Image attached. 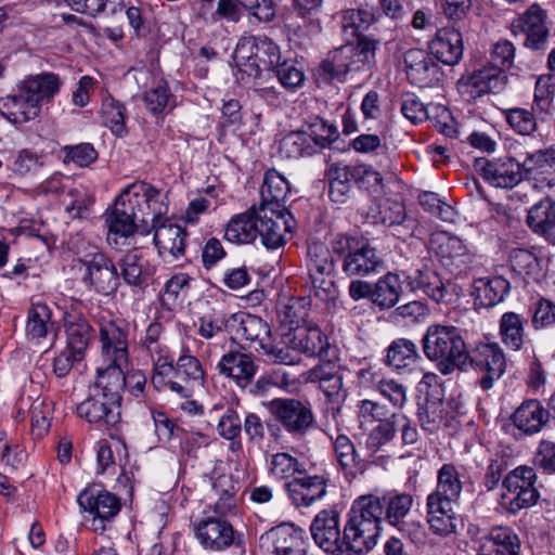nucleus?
<instances>
[{"instance_id":"c9c22d12","label":"nucleus","mask_w":555,"mask_h":555,"mask_svg":"<svg viewBox=\"0 0 555 555\" xmlns=\"http://www.w3.org/2000/svg\"><path fill=\"white\" fill-rule=\"evenodd\" d=\"M477 555H520V541L509 527H494L478 548Z\"/></svg>"},{"instance_id":"c03bdc74","label":"nucleus","mask_w":555,"mask_h":555,"mask_svg":"<svg viewBox=\"0 0 555 555\" xmlns=\"http://www.w3.org/2000/svg\"><path fill=\"white\" fill-rule=\"evenodd\" d=\"M528 319L516 312H505L500 319L499 330L502 343L512 350H520L525 345V325Z\"/></svg>"},{"instance_id":"412c9836","label":"nucleus","mask_w":555,"mask_h":555,"mask_svg":"<svg viewBox=\"0 0 555 555\" xmlns=\"http://www.w3.org/2000/svg\"><path fill=\"white\" fill-rule=\"evenodd\" d=\"M475 169L487 183L494 188L513 189L522 180L518 165L502 157L492 160L477 159Z\"/></svg>"},{"instance_id":"473e14b6","label":"nucleus","mask_w":555,"mask_h":555,"mask_svg":"<svg viewBox=\"0 0 555 555\" xmlns=\"http://www.w3.org/2000/svg\"><path fill=\"white\" fill-rule=\"evenodd\" d=\"M308 270L312 286L315 289L328 291L332 281L326 279L333 271V259L330 249L322 243H312L308 247Z\"/></svg>"},{"instance_id":"f704fd0d","label":"nucleus","mask_w":555,"mask_h":555,"mask_svg":"<svg viewBox=\"0 0 555 555\" xmlns=\"http://www.w3.org/2000/svg\"><path fill=\"white\" fill-rule=\"evenodd\" d=\"M233 320L238 322L236 335L241 340L248 343V346L255 350H270L268 347L270 328L261 318L242 313L233 315Z\"/></svg>"},{"instance_id":"2f4dec72","label":"nucleus","mask_w":555,"mask_h":555,"mask_svg":"<svg viewBox=\"0 0 555 555\" xmlns=\"http://www.w3.org/2000/svg\"><path fill=\"white\" fill-rule=\"evenodd\" d=\"M39 105L15 87V92L0 98V114L12 124L22 125L40 114Z\"/></svg>"},{"instance_id":"bf43d9fd","label":"nucleus","mask_w":555,"mask_h":555,"mask_svg":"<svg viewBox=\"0 0 555 555\" xmlns=\"http://www.w3.org/2000/svg\"><path fill=\"white\" fill-rule=\"evenodd\" d=\"M270 473L278 479L295 478L305 473V465L289 453L280 452L272 455Z\"/></svg>"},{"instance_id":"ddd939ff","label":"nucleus","mask_w":555,"mask_h":555,"mask_svg":"<svg viewBox=\"0 0 555 555\" xmlns=\"http://www.w3.org/2000/svg\"><path fill=\"white\" fill-rule=\"evenodd\" d=\"M267 555H306L302 531L289 524L276 526L259 538Z\"/></svg>"},{"instance_id":"8fccbe9b","label":"nucleus","mask_w":555,"mask_h":555,"mask_svg":"<svg viewBox=\"0 0 555 555\" xmlns=\"http://www.w3.org/2000/svg\"><path fill=\"white\" fill-rule=\"evenodd\" d=\"M235 67L248 76H257L259 73L257 37H242L233 52Z\"/></svg>"},{"instance_id":"f3484780","label":"nucleus","mask_w":555,"mask_h":555,"mask_svg":"<svg viewBox=\"0 0 555 555\" xmlns=\"http://www.w3.org/2000/svg\"><path fill=\"white\" fill-rule=\"evenodd\" d=\"M271 412L292 435H305L314 422L311 408L297 399H275Z\"/></svg>"},{"instance_id":"338daca9","label":"nucleus","mask_w":555,"mask_h":555,"mask_svg":"<svg viewBox=\"0 0 555 555\" xmlns=\"http://www.w3.org/2000/svg\"><path fill=\"white\" fill-rule=\"evenodd\" d=\"M413 505V498L408 493H395L389 496L386 519L395 527L405 526L402 519L408 515Z\"/></svg>"},{"instance_id":"c85d7f7f","label":"nucleus","mask_w":555,"mask_h":555,"mask_svg":"<svg viewBox=\"0 0 555 555\" xmlns=\"http://www.w3.org/2000/svg\"><path fill=\"white\" fill-rule=\"evenodd\" d=\"M451 504L446 501L427 498L426 519L433 533L448 537L456 532L461 519L452 509Z\"/></svg>"},{"instance_id":"b1692460","label":"nucleus","mask_w":555,"mask_h":555,"mask_svg":"<svg viewBox=\"0 0 555 555\" xmlns=\"http://www.w3.org/2000/svg\"><path fill=\"white\" fill-rule=\"evenodd\" d=\"M308 380L318 382L320 389L337 412L347 398L343 374L331 362L320 364L308 372Z\"/></svg>"},{"instance_id":"ea45409f","label":"nucleus","mask_w":555,"mask_h":555,"mask_svg":"<svg viewBox=\"0 0 555 555\" xmlns=\"http://www.w3.org/2000/svg\"><path fill=\"white\" fill-rule=\"evenodd\" d=\"M509 283L502 276L479 279L474 284V304L478 308H491L504 300Z\"/></svg>"},{"instance_id":"cd10ccee","label":"nucleus","mask_w":555,"mask_h":555,"mask_svg":"<svg viewBox=\"0 0 555 555\" xmlns=\"http://www.w3.org/2000/svg\"><path fill=\"white\" fill-rule=\"evenodd\" d=\"M163 327L160 323H151L146 331L144 338L142 339V346L150 353L154 364V375L152 382L157 385L163 375L169 374L172 370V359L168 354L166 346L159 341Z\"/></svg>"},{"instance_id":"4468645a","label":"nucleus","mask_w":555,"mask_h":555,"mask_svg":"<svg viewBox=\"0 0 555 555\" xmlns=\"http://www.w3.org/2000/svg\"><path fill=\"white\" fill-rule=\"evenodd\" d=\"M153 230L159 258L166 264H179L185 254L184 229L170 220H165L162 223H155Z\"/></svg>"},{"instance_id":"7c9ffc66","label":"nucleus","mask_w":555,"mask_h":555,"mask_svg":"<svg viewBox=\"0 0 555 555\" xmlns=\"http://www.w3.org/2000/svg\"><path fill=\"white\" fill-rule=\"evenodd\" d=\"M285 487L296 506H310L326 494V481L319 475L295 477Z\"/></svg>"},{"instance_id":"39448f33","label":"nucleus","mask_w":555,"mask_h":555,"mask_svg":"<svg viewBox=\"0 0 555 555\" xmlns=\"http://www.w3.org/2000/svg\"><path fill=\"white\" fill-rule=\"evenodd\" d=\"M377 42L369 38L348 42L335 49L319 67V77L324 81L343 80L350 70H360L374 59Z\"/></svg>"},{"instance_id":"4be33fe9","label":"nucleus","mask_w":555,"mask_h":555,"mask_svg":"<svg viewBox=\"0 0 555 555\" xmlns=\"http://www.w3.org/2000/svg\"><path fill=\"white\" fill-rule=\"evenodd\" d=\"M315 543L332 555H344V537L340 538L338 514L334 509L321 511L311 525Z\"/></svg>"},{"instance_id":"7ed1b4c3","label":"nucleus","mask_w":555,"mask_h":555,"mask_svg":"<svg viewBox=\"0 0 555 555\" xmlns=\"http://www.w3.org/2000/svg\"><path fill=\"white\" fill-rule=\"evenodd\" d=\"M344 528V555H361L378 542L382 524V501L370 494L357 499Z\"/></svg>"},{"instance_id":"e433bc0d","label":"nucleus","mask_w":555,"mask_h":555,"mask_svg":"<svg viewBox=\"0 0 555 555\" xmlns=\"http://www.w3.org/2000/svg\"><path fill=\"white\" fill-rule=\"evenodd\" d=\"M463 491L460 468L453 463H444L437 472V486L427 498L456 503Z\"/></svg>"},{"instance_id":"e2e57ef3","label":"nucleus","mask_w":555,"mask_h":555,"mask_svg":"<svg viewBox=\"0 0 555 555\" xmlns=\"http://www.w3.org/2000/svg\"><path fill=\"white\" fill-rule=\"evenodd\" d=\"M309 139V144L315 147L324 149L334 142L338 137L336 127L324 119L317 118L305 130Z\"/></svg>"},{"instance_id":"6e6d98bb","label":"nucleus","mask_w":555,"mask_h":555,"mask_svg":"<svg viewBox=\"0 0 555 555\" xmlns=\"http://www.w3.org/2000/svg\"><path fill=\"white\" fill-rule=\"evenodd\" d=\"M145 107L154 115L162 114L167 107H172L175 96L171 93L168 83L159 79L153 87L143 94Z\"/></svg>"},{"instance_id":"37998d69","label":"nucleus","mask_w":555,"mask_h":555,"mask_svg":"<svg viewBox=\"0 0 555 555\" xmlns=\"http://www.w3.org/2000/svg\"><path fill=\"white\" fill-rule=\"evenodd\" d=\"M210 479L212 491L218 496L215 511L224 515L235 505L234 495L238 490V483L233 480L231 475L223 473L220 467H215Z\"/></svg>"},{"instance_id":"49530a36","label":"nucleus","mask_w":555,"mask_h":555,"mask_svg":"<svg viewBox=\"0 0 555 555\" xmlns=\"http://www.w3.org/2000/svg\"><path fill=\"white\" fill-rule=\"evenodd\" d=\"M508 263L514 272L524 279L538 281L542 276V259L534 249L513 248L508 253Z\"/></svg>"},{"instance_id":"4c0bfd02","label":"nucleus","mask_w":555,"mask_h":555,"mask_svg":"<svg viewBox=\"0 0 555 555\" xmlns=\"http://www.w3.org/2000/svg\"><path fill=\"white\" fill-rule=\"evenodd\" d=\"M526 221L534 233L555 243V202L548 196L529 209Z\"/></svg>"},{"instance_id":"393cba45","label":"nucleus","mask_w":555,"mask_h":555,"mask_svg":"<svg viewBox=\"0 0 555 555\" xmlns=\"http://www.w3.org/2000/svg\"><path fill=\"white\" fill-rule=\"evenodd\" d=\"M62 80L51 72L28 75L16 83L17 90L26 93L41 111L42 103H49L60 92Z\"/></svg>"},{"instance_id":"052dcab7","label":"nucleus","mask_w":555,"mask_h":555,"mask_svg":"<svg viewBox=\"0 0 555 555\" xmlns=\"http://www.w3.org/2000/svg\"><path fill=\"white\" fill-rule=\"evenodd\" d=\"M280 152L287 158H298L304 155H311L315 150H313L312 144H309L306 131L298 130L289 132L281 140Z\"/></svg>"},{"instance_id":"de8ad7c7","label":"nucleus","mask_w":555,"mask_h":555,"mask_svg":"<svg viewBox=\"0 0 555 555\" xmlns=\"http://www.w3.org/2000/svg\"><path fill=\"white\" fill-rule=\"evenodd\" d=\"M334 452L336 460L347 477L354 478L358 474L363 473L365 465L359 457L354 444L345 435H339L334 441Z\"/></svg>"},{"instance_id":"5fc2aeb1","label":"nucleus","mask_w":555,"mask_h":555,"mask_svg":"<svg viewBox=\"0 0 555 555\" xmlns=\"http://www.w3.org/2000/svg\"><path fill=\"white\" fill-rule=\"evenodd\" d=\"M504 120L517 134L532 137L538 130V121L533 113L524 107H511L502 111Z\"/></svg>"},{"instance_id":"4d7b16f0","label":"nucleus","mask_w":555,"mask_h":555,"mask_svg":"<svg viewBox=\"0 0 555 555\" xmlns=\"http://www.w3.org/2000/svg\"><path fill=\"white\" fill-rule=\"evenodd\" d=\"M414 287L422 289L436 302L449 304L453 300L454 297V294L450 293L449 286L444 285L440 278L433 272H418V276L415 279Z\"/></svg>"},{"instance_id":"69168bd1","label":"nucleus","mask_w":555,"mask_h":555,"mask_svg":"<svg viewBox=\"0 0 555 555\" xmlns=\"http://www.w3.org/2000/svg\"><path fill=\"white\" fill-rule=\"evenodd\" d=\"M104 124L116 135H121L125 132V107L118 101L107 98L102 103L101 108Z\"/></svg>"},{"instance_id":"6e6552de","label":"nucleus","mask_w":555,"mask_h":555,"mask_svg":"<svg viewBox=\"0 0 555 555\" xmlns=\"http://www.w3.org/2000/svg\"><path fill=\"white\" fill-rule=\"evenodd\" d=\"M75 267L81 271L82 282L102 295L114 294L120 281L115 263L104 253L93 248L76 260Z\"/></svg>"},{"instance_id":"09e8293b","label":"nucleus","mask_w":555,"mask_h":555,"mask_svg":"<svg viewBox=\"0 0 555 555\" xmlns=\"http://www.w3.org/2000/svg\"><path fill=\"white\" fill-rule=\"evenodd\" d=\"M291 192L288 181L275 169L268 170L263 178L260 189L262 206L271 207L275 204L280 207V203L285 202Z\"/></svg>"},{"instance_id":"774afa93","label":"nucleus","mask_w":555,"mask_h":555,"mask_svg":"<svg viewBox=\"0 0 555 555\" xmlns=\"http://www.w3.org/2000/svg\"><path fill=\"white\" fill-rule=\"evenodd\" d=\"M428 314V308L425 304L413 300L405 305L398 307L396 310L390 311L387 315V321L401 324L408 322L420 321Z\"/></svg>"},{"instance_id":"72a5a7b5","label":"nucleus","mask_w":555,"mask_h":555,"mask_svg":"<svg viewBox=\"0 0 555 555\" xmlns=\"http://www.w3.org/2000/svg\"><path fill=\"white\" fill-rule=\"evenodd\" d=\"M514 426L525 435L539 433L548 417L543 404L537 399H527L511 416Z\"/></svg>"},{"instance_id":"5701e85b","label":"nucleus","mask_w":555,"mask_h":555,"mask_svg":"<svg viewBox=\"0 0 555 555\" xmlns=\"http://www.w3.org/2000/svg\"><path fill=\"white\" fill-rule=\"evenodd\" d=\"M283 341L291 349L307 354L320 357L326 352L328 344L318 325L307 323L298 325L289 331Z\"/></svg>"},{"instance_id":"bb28decb","label":"nucleus","mask_w":555,"mask_h":555,"mask_svg":"<svg viewBox=\"0 0 555 555\" xmlns=\"http://www.w3.org/2000/svg\"><path fill=\"white\" fill-rule=\"evenodd\" d=\"M430 54L446 65H455L463 55V37L453 27H443L429 43Z\"/></svg>"},{"instance_id":"1a4fd4ad","label":"nucleus","mask_w":555,"mask_h":555,"mask_svg":"<svg viewBox=\"0 0 555 555\" xmlns=\"http://www.w3.org/2000/svg\"><path fill=\"white\" fill-rule=\"evenodd\" d=\"M135 196V193H129L125 189L115 201L114 207L106 218L107 242L109 245H124L134 234L137 222H142L143 216L133 203Z\"/></svg>"},{"instance_id":"0e129e2a","label":"nucleus","mask_w":555,"mask_h":555,"mask_svg":"<svg viewBox=\"0 0 555 555\" xmlns=\"http://www.w3.org/2000/svg\"><path fill=\"white\" fill-rule=\"evenodd\" d=\"M280 83L287 90L294 91L305 81L302 67L293 60H285L273 67Z\"/></svg>"},{"instance_id":"0eeeda50","label":"nucleus","mask_w":555,"mask_h":555,"mask_svg":"<svg viewBox=\"0 0 555 555\" xmlns=\"http://www.w3.org/2000/svg\"><path fill=\"white\" fill-rule=\"evenodd\" d=\"M77 502L86 513V524L92 531L100 533L108 529L121 508L119 498L95 485L83 489Z\"/></svg>"},{"instance_id":"13d9d810","label":"nucleus","mask_w":555,"mask_h":555,"mask_svg":"<svg viewBox=\"0 0 555 555\" xmlns=\"http://www.w3.org/2000/svg\"><path fill=\"white\" fill-rule=\"evenodd\" d=\"M433 106H439L436 103L424 104L415 94L406 93L400 100V111L402 115L413 124H421L431 120L434 112Z\"/></svg>"},{"instance_id":"a211bd4d","label":"nucleus","mask_w":555,"mask_h":555,"mask_svg":"<svg viewBox=\"0 0 555 555\" xmlns=\"http://www.w3.org/2000/svg\"><path fill=\"white\" fill-rule=\"evenodd\" d=\"M62 321L67 349L75 354L83 356L93 338V332L77 302L64 307Z\"/></svg>"},{"instance_id":"2eb2a0df","label":"nucleus","mask_w":555,"mask_h":555,"mask_svg":"<svg viewBox=\"0 0 555 555\" xmlns=\"http://www.w3.org/2000/svg\"><path fill=\"white\" fill-rule=\"evenodd\" d=\"M406 76L409 81L418 88L438 86L443 72L434 56L421 49H411L404 54Z\"/></svg>"},{"instance_id":"f257e3e1","label":"nucleus","mask_w":555,"mask_h":555,"mask_svg":"<svg viewBox=\"0 0 555 555\" xmlns=\"http://www.w3.org/2000/svg\"><path fill=\"white\" fill-rule=\"evenodd\" d=\"M100 339L102 363L96 369L98 376L87 399L76 411L90 424L111 427L120 421L122 369L129 361L127 335L115 322H108L101 326Z\"/></svg>"},{"instance_id":"603ef678","label":"nucleus","mask_w":555,"mask_h":555,"mask_svg":"<svg viewBox=\"0 0 555 555\" xmlns=\"http://www.w3.org/2000/svg\"><path fill=\"white\" fill-rule=\"evenodd\" d=\"M548 81L544 78H539L535 82L533 101L530 112L537 118V121L547 122L555 114V105L553 100V92L550 90Z\"/></svg>"},{"instance_id":"a878e982","label":"nucleus","mask_w":555,"mask_h":555,"mask_svg":"<svg viewBox=\"0 0 555 555\" xmlns=\"http://www.w3.org/2000/svg\"><path fill=\"white\" fill-rule=\"evenodd\" d=\"M217 369L220 374L232 378L240 388L245 389L257 372V364L251 354L231 351L221 357Z\"/></svg>"},{"instance_id":"f03ea898","label":"nucleus","mask_w":555,"mask_h":555,"mask_svg":"<svg viewBox=\"0 0 555 555\" xmlns=\"http://www.w3.org/2000/svg\"><path fill=\"white\" fill-rule=\"evenodd\" d=\"M516 47L507 39H500L490 49L488 63L459 81V90L467 100L486 93L501 92L507 85V72L514 68Z\"/></svg>"},{"instance_id":"a18cd8bd","label":"nucleus","mask_w":555,"mask_h":555,"mask_svg":"<svg viewBox=\"0 0 555 555\" xmlns=\"http://www.w3.org/2000/svg\"><path fill=\"white\" fill-rule=\"evenodd\" d=\"M413 221L406 218L405 207L401 198L387 199L384 203V227L391 235L405 240L412 235Z\"/></svg>"},{"instance_id":"6ab92c4d","label":"nucleus","mask_w":555,"mask_h":555,"mask_svg":"<svg viewBox=\"0 0 555 555\" xmlns=\"http://www.w3.org/2000/svg\"><path fill=\"white\" fill-rule=\"evenodd\" d=\"M286 216L292 219L289 212H276L273 207L261 206L258 209L257 237H260L263 246L276 249L285 244V232L292 231Z\"/></svg>"},{"instance_id":"680f3d73","label":"nucleus","mask_w":555,"mask_h":555,"mask_svg":"<svg viewBox=\"0 0 555 555\" xmlns=\"http://www.w3.org/2000/svg\"><path fill=\"white\" fill-rule=\"evenodd\" d=\"M417 356L415 345L408 339H398L387 348L386 362L397 370L410 365Z\"/></svg>"},{"instance_id":"dca6fc26","label":"nucleus","mask_w":555,"mask_h":555,"mask_svg":"<svg viewBox=\"0 0 555 555\" xmlns=\"http://www.w3.org/2000/svg\"><path fill=\"white\" fill-rule=\"evenodd\" d=\"M193 532L198 543L209 551H224L235 539L232 525L221 517L208 516L193 524Z\"/></svg>"},{"instance_id":"20e7f679","label":"nucleus","mask_w":555,"mask_h":555,"mask_svg":"<svg viewBox=\"0 0 555 555\" xmlns=\"http://www.w3.org/2000/svg\"><path fill=\"white\" fill-rule=\"evenodd\" d=\"M422 343L424 354L437 363L441 374L466 370L469 352L457 327L433 324L428 326Z\"/></svg>"},{"instance_id":"423d86ee","label":"nucleus","mask_w":555,"mask_h":555,"mask_svg":"<svg viewBox=\"0 0 555 555\" xmlns=\"http://www.w3.org/2000/svg\"><path fill=\"white\" fill-rule=\"evenodd\" d=\"M534 468L520 465L511 470L502 480L505 492L501 495L500 505L507 513L516 515L521 509L537 504L540 493L535 487Z\"/></svg>"},{"instance_id":"f8f14e48","label":"nucleus","mask_w":555,"mask_h":555,"mask_svg":"<svg viewBox=\"0 0 555 555\" xmlns=\"http://www.w3.org/2000/svg\"><path fill=\"white\" fill-rule=\"evenodd\" d=\"M546 18V12L539 4H532L512 22L511 30L515 36H526L525 46L527 48L545 50L550 37Z\"/></svg>"},{"instance_id":"58836bf2","label":"nucleus","mask_w":555,"mask_h":555,"mask_svg":"<svg viewBox=\"0 0 555 555\" xmlns=\"http://www.w3.org/2000/svg\"><path fill=\"white\" fill-rule=\"evenodd\" d=\"M119 275L130 286L144 287L153 274L150 267L138 249L128 251L118 262Z\"/></svg>"},{"instance_id":"864d4df0","label":"nucleus","mask_w":555,"mask_h":555,"mask_svg":"<svg viewBox=\"0 0 555 555\" xmlns=\"http://www.w3.org/2000/svg\"><path fill=\"white\" fill-rule=\"evenodd\" d=\"M350 169L341 164H332L327 169L328 196L335 203H345L351 191Z\"/></svg>"},{"instance_id":"9d476101","label":"nucleus","mask_w":555,"mask_h":555,"mask_svg":"<svg viewBox=\"0 0 555 555\" xmlns=\"http://www.w3.org/2000/svg\"><path fill=\"white\" fill-rule=\"evenodd\" d=\"M468 364L481 374L478 385L483 391L490 390L506 371L505 353L496 343L479 345Z\"/></svg>"},{"instance_id":"a19ab883","label":"nucleus","mask_w":555,"mask_h":555,"mask_svg":"<svg viewBox=\"0 0 555 555\" xmlns=\"http://www.w3.org/2000/svg\"><path fill=\"white\" fill-rule=\"evenodd\" d=\"M258 210L249 209L229 221L224 237L235 244H249L257 237Z\"/></svg>"},{"instance_id":"3c124183","label":"nucleus","mask_w":555,"mask_h":555,"mask_svg":"<svg viewBox=\"0 0 555 555\" xmlns=\"http://www.w3.org/2000/svg\"><path fill=\"white\" fill-rule=\"evenodd\" d=\"M51 317L52 312L46 304H33L27 315V336L30 339L46 338L47 335L54 328V324L51 321Z\"/></svg>"},{"instance_id":"9b49d317","label":"nucleus","mask_w":555,"mask_h":555,"mask_svg":"<svg viewBox=\"0 0 555 555\" xmlns=\"http://www.w3.org/2000/svg\"><path fill=\"white\" fill-rule=\"evenodd\" d=\"M430 246L441 264L454 275L465 272L473 261V255L464 241L451 233L440 232L433 235Z\"/></svg>"},{"instance_id":"c756f323","label":"nucleus","mask_w":555,"mask_h":555,"mask_svg":"<svg viewBox=\"0 0 555 555\" xmlns=\"http://www.w3.org/2000/svg\"><path fill=\"white\" fill-rule=\"evenodd\" d=\"M522 172L541 176V188L555 195V149L530 152L524 160Z\"/></svg>"},{"instance_id":"aec40b11","label":"nucleus","mask_w":555,"mask_h":555,"mask_svg":"<svg viewBox=\"0 0 555 555\" xmlns=\"http://www.w3.org/2000/svg\"><path fill=\"white\" fill-rule=\"evenodd\" d=\"M126 189L129 193H135V202L133 203L138 211L143 216V223L151 221L152 228H154L155 223H162L166 220L163 219L168 211L166 194L144 182L132 183Z\"/></svg>"},{"instance_id":"79ce46f5","label":"nucleus","mask_w":555,"mask_h":555,"mask_svg":"<svg viewBox=\"0 0 555 555\" xmlns=\"http://www.w3.org/2000/svg\"><path fill=\"white\" fill-rule=\"evenodd\" d=\"M382 262L379 253L365 244H359L351 254L346 255L343 270L348 275L369 274L377 270Z\"/></svg>"}]
</instances>
